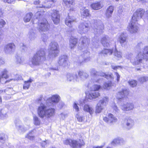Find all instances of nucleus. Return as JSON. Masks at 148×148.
I'll use <instances>...</instances> for the list:
<instances>
[{
	"label": "nucleus",
	"mask_w": 148,
	"mask_h": 148,
	"mask_svg": "<svg viewBox=\"0 0 148 148\" xmlns=\"http://www.w3.org/2000/svg\"><path fill=\"white\" fill-rule=\"evenodd\" d=\"M126 58L130 60L131 62L134 66L139 65L143 60H148V46L145 47L141 51H138L137 55L136 57L133 54L128 53L126 56Z\"/></svg>",
	"instance_id": "f257e3e1"
},
{
	"label": "nucleus",
	"mask_w": 148,
	"mask_h": 148,
	"mask_svg": "<svg viewBox=\"0 0 148 148\" xmlns=\"http://www.w3.org/2000/svg\"><path fill=\"white\" fill-rule=\"evenodd\" d=\"M55 109L52 108H47L43 104L41 103L38 108L37 112L38 116L41 118L51 117L54 115Z\"/></svg>",
	"instance_id": "f03ea898"
},
{
	"label": "nucleus",
	"mask_w": 148,
	"mask_h": 148,
	"mask_svg": "<svg viewBox=\"0 0 148 148\" xmlns=\"http://www.w3.org/2000/svg\"><path fill=\"white\" fill-rule=\"evenodd\" d=\"M45 49L41 48L33 56L30 60L32 65L39 66L46 60Z\"/></svg>",
	"instance_id": "7ed1b4c3"
},
{
	"label": "nucleus",
	"mask_w": 148,
	"mask_h": 148,
	"mask_svg": "<svg viewBox=\"0 0 148 148\" xmlns=\"http://www.w3.org/2000/svg\"><path fill=\"white\" fill-rule=\"evenodd\" d=\"M43 13L42 11H40L37 12L36 14V18L39 21L38 28L40 32L47 31L49 28V25L46 20L44 18Z\"/></svg>",
	"instance_id": "20e7f679"
},
{
	"label": "nucleus",
	"mask_w": 148,
	"mask_h": 148,
	"mask_svg": "<svg viewBox=\"0 0 148 148\" xmlns=\"http://www.w3.org/2000/svg\"><path fill=\"white\" fill-rule=\"evenodd\" d=\"M90 73L91 75L93 77L92 80L93 82L102 83L103 82V79L101 77H103L108 79H112L110 75H107L102 72H97L94 69L90 70Z\"/></svg>",
	"instance_id": "39448f33"
},
{
	"label": "nucleus",
	"mask_w": 148,
	"mask_h": 148,
	"mask_svg": "<svg viewBox=\"0 0 148 148\" xmlns=\"http://www.w3.org/2000/svg\"><path fill=\"white\" fill-rule=\"evenodd\" d=\"M49 56L52 58L57 56L60 52L58 45L56 42H52L49 44Z\"/></svg>",
	"instance_id": "423d86ee"
},
{
	"label": "nucleus",
	"mask_w": 148,
	"mask_h": 148,
	"mask_svg": "<svg viewBox=\"0 0 148 148\" xmlns=\"http://www.w3.org/2000/svg\"><path fill=\"white\" fill-rule=\"evenodd\" d=\"M91 27L95 34H100L103 32L104 25L100 21H95L92 24Z\"/></svg>",
	"instance_id": "0eeeda50"
},
{
	"label": "nucleus",
	"mask_w": 148,
	"mask_h": 148,
	"mask_svg": "<svg viewBox=\"0 0 148 148\" xmlns=\"http://www.w3.org/2000/svg\"><path fill=\"white\" fill-rule=\"evenodd\" d=\"M108 101V98L106 97H103L99 101L96 107L95 112L99 113L103 109L104 106L106 105Z\"/></svg>",
	"instance_id": "6e6552de"
},
{
	"label": "nucleus",
	"mask_w": 148,
	"mask_h": 148,
	"mask_svg": "<svg viewBox=\"0 0 148 148\" xmlns=\"http://www.w3.org/2000/svg\"><path fill=\"white\" fill-rule=\"evenodd\" d=\"M145 13L144 10L142 9H138L134 13L132 19L133 21H137L138 20L141 18Z\"/></svg>",
	"instance_id": "1a4fd4ad"
},
{
	"label": "nucleus",
	"mask_w": 148,
	"mask_h": 148,
	"mask_svg": "<svg viewBox=\"0 0 148 148\" xmlns=\"http://www.w3.org/2000/svg\"><path fill=\"white\" fill-rule=\"evenodd\" d=\"M83 54L81 55L79 58L78 62L80 64L84 62H87L90 60V58L88 57L89 52L87 50H83Z\"/></svg>",
	"instance_id": "9d476101"
},
{
	"label": "nucleus",
	"mask_w": 148,
	"mask_h": 148,
	"mask_svg": "<svg viewBox=\"0 0 148 148\" xmlns=\"http://www.w3.org/2000/svg\"><path fill=\"white\" fill-rule=\"evenodd\" d=\"M89 29L88 24L86 22L80 23L78 27V32L80 34L86 33Z\"/></svg>",
	"instance_id": "9b49d317"
},
{
	"label": "nucleus",
	"mask_w": 148,
	"mask_h": 148,
	"mask_svg": "<svg viewBox=\"0 0 148 148\" xmlns=\"http://www.w3.org/2000/svg\"><path fill=\"white\" fill-rule=\"evenodd\" d=\"M79 41L78 45V49L81 51L84 49V46L89 43V39L86 37H84L80 39Z\"/></svg>",
	"instance_id": "f8f14e48"
},
{
	"label": "nucleus",
	"mask_w": 148,
	"mask_h": 148,
	"mask_svg": "<svg viewBox=\"0 0 148 148\" xmlns=\"http://www.w3.org/2000/svg\"><path fill=\"white\" fill-rule=\"evenodd\" d=\"M136 22L132 19L131 23H129L127 27L128 30L132 33L136 32L138 30V27Z\"/></svg>",
	"instance_id": "ddd939ff"
},
{
	"label": "nucleus",
	"mask_w": 148,
	"mask_h": 148,
	"mask_svg": "<svg viewBox=\"0 0 148 148\" xmlns=\"http://www.w3.org/2000/svg\"><path fill=\"white\" fill-rule=\"evenodd\" d=\"M58 64L60 66L64 67L68 65V57L66 55L60 56L58 61Z\"/></svg>",
	"instance_id": "4468645a"
},
{
	"label": "nucleus",
	"mask_w": 148,
	"mask_h": 148,
	"mask_svg": "<svg viewBox=\"0 0 148 148\" xmlns=\"http://www.w3.org/2000/svg\"><path fill=\"white\" fill-rule=\"evenodd\" d=\"M60 97L58 95H53L52 97L48 98L46 101L47 106H50L53 103H58L60 99Z\"/></svg>",
	"instance_id": "2eb2a0df"
},
{
	"label": "nucleus",
	"mask_w": 148,
	"mask_h": 148,
	"mask_svg": "<svg viewBox=\"0 0 148 148\" xmlns=\"http://www.w3.org/2000/svg\"><path fill=\"white\" fill-rule=\"evenodd\" d=\"M16 49V46L13 43H8L6 45L4 48V51L7 54H10L13 52Z\"/></svg>",
	"instance_id": "dca6fc26"
},
{
	"label": "nucleus",
	"mask_w": 148,
	"mask_h": 148,
	"mask_svg": "<svg viewBox=\"0 0 148 148\" xmlns=\"http://www.w3.org/2000/svg\"><path fill=\"white\" fill-rule=\"evenodd\" d=\"M85 101L86 100H82V101H81L80 105L82 106L84 104L83 106V110L85 112L89 113L90 115L92 114L94 111V109L92 107L90 106L89 105L86 104Z\"/></svg>",
	"instance_id": "f3484780"
},
{
	"label": "nucleus",
	"mask_w": 148,
	"mask_h": 148,
	"mask_svg": "<svg viewBox=\"0 0 148 148\" xmlns=\"http://www.w3.org/2000/svg\"><path fill=\"white\" fill-rule=\"evenodd\" d=\"M52 17L54 24H57L59 22L60 16L59 11L56 10H53L52 13Z\"/></svg>",
	"instance_id": "a211bd4d"
},
{
	"label": "nucleus",
	"mask_w": 148,
	"mask_h": 148,
	"mask_svg": "<svg viewBox=\"0 0 148 148\" xmlns=\"http://www.w3.org/2000/svg\"><path fill=\"white\" fill-rule=\"evenodd\" d=\"M123 125L126 128L129 130L134 125V121L133 119L129 118L124 120Z\"/></svg>",
	"instance_id": "6ab92c4d"
},
{
	"label": "nucleus",
	"mask_w": 148,
	"mask_h": 148,
	"mask_svg": "<svg viewBox=\"0 0 148 148\" xmlns=\"http://www.w3.org/2000/svg\"><path fill=\"white\" fill-rule=\"evenodd\" d=\"M128 94V91L127 89H123L122 91L119 92L117 94L116 98L119 100H121L124 98H126Z\"/></svg>",
	"instance_id": "aec40b11"
},
{
	"label": "nucleus",
	"mask_w": 148,
	"mask_h": 148,
	"mask_svg": "<svg viewBox=\"0 0 148 148\" xmlns=\"http://www.w3.org/2000/svg\"><path fill=\"white\" fill-rule=\"evenodd\" d=\"M67 80L69 82H78L79 78L76 73H68L66 75Z\"/></svg>",
	"instance_id": "412c9836"
},
{
	"label": "nucleus",
	"mask_w": 148,
	"mask_h": 148,
	"mask_svg": "<svg viewBox=\"0 0 148 148\" xmlns=\"http://www.w3.org/2000/svg\"><path fill=\"white\" fill-rule=\"evenodd\" d=\"M103 120L108 123H115L117 121V119L112 114H109L108 115V118L105 117L103 118Z\"/></svg>",
	"instance_id": "4be33fe9"
},
{
	"label": "nucleus",
	"mask_w": 148,
	"mask_h": 148,
	"mask_svg": "<svg viewBox=\"0 0 148 148\" xmlns=\"http://www.w3.org/2000/svg\"><path fill=\"white\" fill-rule=\"evenodd\" d=\"M101 42L105 47H108L110 46V38L107 36H104L101 38Z\"/></svg>",
	"instance_id": "5701e85b"
},
{
	"label": "nucleus",
	"mask_w": 148,
	"mask_h": 148,
	"mask_svg": "<svg viewBox=\"0 0 148 148\" xmlns=\"http://www.w3.org/2000/svg\"><path fill=\"white\" fill-rule=\"evenodd\" d=\"M134 108V105L131 103H127L122 105L121 109L124 111H129L132 110Z\"/></svg>",
	"instance_id": "b1692460"
},
{
	"label": "nucleus",
	"mask_w": 148,
	"mask_h": 148,
	"mask_svg": "<svg viewBox=\"0 0 148 148\" xmlns=\"http://www.w3.org/2000/svg\"><path fill=\"white\" fill-rule=\"evenodd\" d=\"M114 10V7L112 6H110L107 9L105 13L106 18H109L112 16Z\"/></svg>",
	"instance_id": "393cba45"
},
{
	"label": "nucleus",
	"mask_w": 148,
	"mask_h": 148,
	"mask_svg": "<svg viewBox=\"0 0 148 148\" xmlns=\"http://www.w3.org/2000/svg\"><path fill=\"white\" fill-rule=\"evenodd\" d=\"M100 95L99 93L97 91L91 90L88 96V98L90 99L98 97Z\"/></svg>",
	"instance_id": "a878e982"
},
{
	"label": "nucleus",
	"mask_w": 148,
	"mask_h": 148,
	"mask_svg": "<svg viewBox=\"0 0 148 148\" xmlns=\"http://www.w3.org/2000/svg\"><path fill=\"white\" fill-rule=\"evenodd\" d=\"M78 73L79 78L82 80H84L86 79L88 77V74L86 72L83 71H79Z\"/></svg>",
	"instance_id": "bb28decb"
},
{
	"label": "nucleus",
	"mask_w": 148,
	"mask_h": 148,
	"mask_svg": "<svg viewBox=\"0 0 148 148\" xmlns=\"http://www.w3.org/2000/svg\"><path fill=\"white\" fill-rule=\"evenodd\" d=\"M84 145V143H80L79 141L72 140L71 144H70V146L74 148L80 147Z\"/></svg>",
	"instance_id": "cd10ccee"
},
{
	"label": "nucleus",
	"mask_w": 148,
	"mask_h": 148,
	"mask_svg": "<svg viewBox=\"0 0 148 148\" xmlns=\"http://www.w3.org/2000/svg\"><path fill=\"white\" fill-rule=\"evenodd\" d=\"M113 50L112 49H105L100 52L99 54L105 56L106 55H110L112 54Z\"/></svg>",
	"instance_id": "c85d7f7f"
},
{
	"label": "nucleus",
	"mask_w": 148,
	"mask_h": 148,
	"mask_svg": "<svg viewBox=\"0 0 148 148\" xmlns=\"http://www.w3.org/2000/svg\"><path fill=\"white\" fill-rule=\"evenodd\" d=\"M81 14L83 18L89 16L90 15L89 10L85 8H83L81 9Z\"/></svg>",
	"instance_id": "c756f323"
},
{
	"label": "nucleus",
	"mask_w": 148,
	"mask_h": 148,
	"mask_svg": "<svg viewBox=\"0 0 148 148\" xmlns=\"http://www.w3.org/2000/svg\"><path fill=\"white\" fill-rule=\"evenodd\" d=\"M91 6L93 9L97 10L101 8L103 5L100 2H97L91 4Z\"/></svg>",
	"instance_id": "7c9ffc66"
},
{
	"label": "nucleus",
	"mask_w": 148,
	"mask_h": 148,
	"mask_svg": "<svg viewBox=\"0 0 148 148\" xmlns=\"http://www.w3.org/2000/svg\"><path fill=\"white\" fill-rule=\"evenodd\" d=\"M75 20L70 17L69 16L67 17L65 20V24L69 27L72 26L73 23L74 21Z\"/></svg>",
	"instance_id": "2f4dec72"
},
{
	"label": "nucleus",
	"mask_w": 148,
	"mask_h": 148,
	"mask_svg": "<svg viewBox=\"0 0 148 148\" xmlns=\"http://www.w3.org/2000/svg\"><path fill=\"white\" fill-rule=\"evenodd\" d=\"M77 42V39L71 37L70 40V47L72 49L75 46Z\"/></svg>",
	"instance_id": "473e14b6"
},
{
	"label": "nucleus",
	"mask_w": 148,
	"mask_h": 148,
	"mask_svg": "<svg viewBox=\"0 0 148 148\" xmlns=\"http://www.w3.org/2000/svg\"><path fill=\"white\" fill-rule=\"evenodd\" d=\"M28 36L30 40H34L36 38V35L33 30H31L29 32Z\"/></svg>",
	"instance_id": "72a5a7b5"
},
{
	"label": "nucleus",
	"mask_w": 148,
	"mask_h": 148,
	"mask_svg": "<svg viewBox=\"0 0 148 148\" xmlns=\"http://www.w3.org/2000/svg\"><path fill=\"white\" fill-rule=\"evenodd\" d=\"M33 81V80L29 79L27 81H24V84L23 86V88L24 89H28L31 83Z\"/></svg>",
	"instance_id": "f704fd0d"
},
{
	"label": "nucleus",
	"mask_w": 148,
	"mask_h": 148,
	"mask_svg": "<svg viewBox=\"0 0 148 148\" xmlns=\"http://www.w3.org/2000/svg\"><path fill=\"white\" fill-rule=\"evenodd\" d=\"M119 40L122 45L126 42V37L124 34L121 33L119 36Z\"/></svg>",
	"instance_id": "c9c22d12"
},
{
	"label": "nucleus",
	"mask_w": 148,
	"mask_h": 148,
	"mask_svg": "<svg viewBox=\"0 0 148 148\" xmlns=\"http://www.w3.org/2000/svg\"><path fill=\"white\" fill-rule=\"evenodd\" d=\"M8 72V71L6 69H4L1 71V75H0V80L3 78L6 79L8 77V75L7 74Z\"/></svg>",
	"instance_id": "e433bc0d"
},
{
	"label": "nucleus",
	"mask_w": 148,
	"mask_h": 148,
	"mask_svg": "<svg viewBox=\"0 0 148 148\" xmlns=\"http://www.w3.org/2000/svg\"><path fill=\"white\" fill-rule=\"evenodd\" d=\"M20 49L22 52H25L28 51V48L23 43L20 44Z\"/></svg>",
	"instance_id": "4c0bfd02"
},
{
	"label": "nucleus",
	"mask_w": 148,
	"mask_h": 148,
	"mask_svg": "<svg viewBox=\"0 0 148 148\" xmlns=\"http://www.w3.org/2000/svg\"><path fill=\"white\" fill-rule=\"evenodd\" d=\"M33 15L31 13H29L26 14L24 18V20L25 22H29L31 20Z\"/></svg>",
	"instance_id": "58836bf2"
},
{
	"label": "nucleus",
	"mask_w": 148,
	"mask_h": 148,
	"mask_svg": "<svg viewBox=\"0 0 148 148\" xmlns=\"http://www.w3.org/2000/svg\"><path fill=\"white\" fill-rule=\"evenodd\" d=\"M34 133L33 131L30 132L26 135L25 137L30 140H33L34 138Z\"/></svg>",
	"instance_id": "ea45409f"
},
{
	"label": "nucleus",
	"mask_w": 148,
	"mask_h": 148,
	"mask_svg": "<svg viewBox=\"0 0 148 148\" xmlns=\"http://www.w3.org/2000/svg\"><path fill=\"white\" fill-rule=\"evenodd\" d=\"M112 85L111 81L105 82L103 86V88L105 89H109Z\"/></svg>",
	"instance_id": "a19ab883"
},
{
	"label": "nucleus",
	"mask_w": 148,
	"mask_h": 148,
	"mask_svg": "<svg viewBox=\"0 0 148 148\" xmlns=\"http://www.w3.org/2000/svg\"><path fill=\"white\" fill-rule=\"evenodd\" d=\"M114 54L116 58L118 59H119L121 58V53L120 51H118L116 49H115Z\"/></svg>",
	"instance_id": "79ce46f5"
},
{
	"label": "nucleus",
	"mask_w": 148,
	"mask_h": 148,
	"mask_svg": "<svg viewBox=\"0 0 148 148\" xmlns=\"http://www.w3.org/2000/svg\"><path fill=\"white\" fill-rule=\"evenodd\" d=\"M33 119L34 121V123L35 125H40V121L37 116L36 115L34 116Z\"/></svg>",
	"instance_id": "37998d69"
},
{
	"label": "nucleus",
	"mask_w": 148,
	"mask_h": 148,
	"mask_svg": "<svg viewBox=\"0 0 148 148\" xmlns=\"http://www.w3.org/2000/svg\"><path fill=\"white\" fill-rule=\"evenodd\" d=\"M16 125L17 128L19 131H21L23 132L27 130L26 128L24 127V126L18 125L17 123H16Z\"/></svg>",
	"instance_id": "c03bdc74"
},
{
	"label": "nucleus",
	"mask_w": 148,
	"mask_h": 148,
	"mask_svg": "<svg viewBox=\"0 0 148 148\" xmlns=\"http://www.w3.org/2000/svg\"><path fill=\"white\" fill-rule=\"evenodd\" d=\"M22 77L21 75H14V78L10 79V80H9L6 81L5 82V83H6L7 82H10V81L12 80L15 81L18 80H21L22 79Z\"/></svg>",
	"instance_id": "a18cd8bd"
},
{
	"label": "nucleus",
	"mask_w": 148,
	"mask_h": 148,
	"mask_svg": "<svg viewBox=\"0 0 148 148\" xmlns=\"http://www.w3.org/2000/svg\"><path fill=\"white\" fill-rule=\"evenodd\" d=\"M7 91L9 92L8 93L9 94H10L11 95L13 94V93L12 92L13 91V89L11 88H7L4 90H0V93H2L3 92H5Z\"/></svg>",
	"instance_id": "49530a36"
},
{
	"label": "nucleus",
	"mask_w": 148,
	"mask_h": 148,
	"mask_svg": "<svg viewBox=\"0 0 148 148\" xmlns=\"http://www.w3.org/2000/svg\"><path fill=\"white\" fill-rule=\"evenodd\" d=\"M47 2H49L50 3V5H42V6H40V8H49L51 7V6H52V5L55 3V1L53 0H47Z\"/></svg>",
	"instance_id": "de8ad7c7"
},
{
	"label": "nucleus",
	"mask_w": 148,
	"mask_h": 148,
	"mask_svg": "<svg viewBox=\"0 0 148 148\" xmlns=\"http://www.w3.org/2000/svg\"><path fill=\"white\" fill-rule=\"evenodd\" d=\"M139 81L141 83H143L148 80V76H142L139 79Z\"/></svg>",
	"instance_id": "09e8293b"
},
{
	"label": "nucleus",
	"mask_w": 148,
	"mask_h": 148,
	"mask_svg": "<svg viewBox=\"0 0 148 148\" xmlns=\"http://www.w3.org/2000/svg\"><path fill=\"white\" fill-rule=\"evenodd\" d=\"M128 83L132 87H135L137 84V81L134 80L129 81L128 82Z\"/></svg>",
	"instance_id": "8fccbe9b"
},
{
	"label": "nucleus",
	"mask_w": 148,
	"mask_h": 148,
	"mask_svg": "<svg viewBox=\"0 0 148 148\" xmlns=\"http://www.w3.org/2000/svg\"><path fill=\"white\" fill-rule=\"evenodd\" d=\"M64 3L68 7H70L73 2V0H63Z\"/></svg>",
	"instance_id": "3c124183"
},
{
	"label": "nucleus",
	"mask_w": 148,
	"mask_h": 148,
	"mask_svg": "<svg viewBox=\"0 0 148 148\" xmlns=\"http://www.w3.org/2000/svg\"><path fill=\"white\" fill-rule=\"evenodd\" d=\"M23 59L21 57L18 56L16 58V63L18 64H21L23 63Z\"/></svg>",
	"instance_id": "603ef678"
},
{
	"label": "nucleus",
	"mask_w": 148,
	"mask_h": 148,
	"mask_svg": "<svg viewBox=\"0 0 148 148\" xmlns=\"http://www.w3.org/2000/svg\"><path fill=\"white\" fill-rule=\"evenodd\" d=\"M101 88V86L99 85H94L91 88V90L92 91H98Z\"/></svg>",
	"instance_id": "864d4df0"
},
{
	"label": "nucleus",
	"mask_w": 148,
	"mask_h": 148,
	"mask_svg": "<svg viewBox=\"0 0 148 148\" xmlns=\"http://www.w3.org/2000/svg\"><path fill=\"white\" fill-rule=\"evenodd\" d=\"M119 138L114 139L112 142L111 144L114 145L118 144L119 145Z\"/></svg>",
	"instance_id": "5fc2aeb1"
},
{
	"label": "nucleus",
	"mask_w": 148,
	"mask_h": 148,
	"mask_svg": "<svg viewBox=\"0 0 148 148\" xmlns=\"http://www.w3.org/2000/svg\"><path fill=\"white\" fill-rule=\"evenodd\" d=\"M93 40H95V39H93L92 40L93 41V45L94 47L96 48H97L99 45V41L98 40H96V41H93Z\"/></svg>",
	"instance_id": "6e6d98bb"
},
{
	"label": "nucleus",
	"mask_w": 148,
	"mask_h": 148,
	"mask_svg": "<svg viewBox=\"0 0 148 148\" xmlns=\"http://www.w3.org/2000/svg\"><path fill=\"white\" fill-rule=\"evenodd\" d=\"M71 142H72V140L71 139H67L64 141V143L66 145H70V144H71Z\"/></svg>",
	"instance_id": "4d7b16f0"
},
{
	"label": "nucleus",
	"mask_w": 148,
	"mask_h": 148,
	"mask_svg": "<svg viewBox=\"0 0 148 148\" xmlns=\"http://www.w3.org/2000/svg\"><path fill=\"white\" fill-rule=\"evenodd\" d=\"M114 111L116 114L118 113L119 112V110L116 106L114 105L112 107Z\"/></svg>",
	"instance_id": "13d9d810"
},
{
	"label": "nucleus",
	"mask_w": 148,
	"mask_h": 148,
	"mask_svg": "<svg viewBox=\"0 0 148 148\" xmlns=\"http://www.w3.org/2000/svg\"><path fill=\"white\" fill-rule=\"evenodd\" d=\"M42 41L44 42H45L48 39V37L45 34H44L42 35Z\"/></svg>",
	"instance_id": "bf43d9fd"
},
{
	"label": "nucleus",
	"mask_w": 148,
	"mask_h": 148,
	"mask_svg": "<svg viewBox=\"0 0 148 148\" xmlns=\"http://www.w3.org/2000/svg\"><path fill=\"white\" fill-rule=\"evenodd\" d=\"M6 23L3 19L0 18V27H3L5 25Z\"/></svg>",
	"instance_id": "052dcab7"
},
{
	"label": "nucleus",
	"mask_w": 148,
	"mask_h": 148,
	"mask_svg": "<svg viewBox=\"0 0 148 148\" xmlns=\"http://www.w3.org/2000/svg\"><path fill=\"white\" fill-rule=\"evenodd\" d=\"M143 46V44L142 42L138 43L136 46V48L138 50H140L141 48Z\"/></svg>",
	"instance_id": "680f3d73"
},
{
	"label": "nucleus",
	"mask_w": 148,
	"mask_h": 148,
	"mask_svg": "<svg viewBox=\"0 0 148 148\" xmlns=\"http://www.w3.org/2000/svg\"><path fill=\"white\" fill-rule=\"evenodd\" d=\"M77 120L79 122H82L84 119L83 116H81L79 115L77 117Z\"/></svg>",
	"instance_id": "e2e57ef3"
},
{
	"label": "nucleus",
	"mask_w": 148,
	"mask_h": 148,
	"mask_svg": "<svg viewBox=\"0 0 148 148\" xmlns=\"http://www.w3.org/2000/svg\"><path fill=\"white\" fill-rule=\"evenodd\" d=\"M73 107V108L75 109L76 111L78 112L79 111V108L78 107L77 104L75 102L74 103Z\"/></svg>",
	"instance_id": "0e129e2a"
},
{
	"label": "nucleus",
	"mask_w": 148,
	"mask_h": 148,
	"mask_svg": "<svg viewBox=\"0 0 148 148\" xmlns=\"http://www.w3.org/2000/svg\"><path fill=\"white\" fill-rule=\"evenodd\" d=\"M119 145H121L124 144L125 143V141L122 138H119Z\"/></svg>",
	"instance_id": "69168bd1"
},
{
	"label": "nucleus",
	"mask_w": 148,
	"mask_h": 148,
	"mask_svg": "<svg viewBox=\"0 0 148 148\" xmlns=\"http://www.w3.org/2000/svg\"><path fill=\"white\" fill-rule=\"evenodd\" d=\"M5 134L3 133H2L0 134V140L4 141L5 139Z\"/></svg>",
	"instance_id": "338daca9"
},
{
	"label": "nucleus",
	"mask_w": 148,
	"mask_h": 148,
	"mask_svg": "<svg viewBox=\"0 0 148 148\" xmlns=\"http://www.w3.org/2000/svg\"><path fill=\"white\" fill-rule=\"evenodd\" d=\"M123 8L122 7H120L118 10V12L120 13H121L123 11Z\"/></svg>",
	"instance_id": "774afa93"
}]
</instances>
